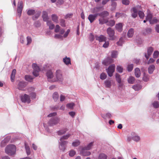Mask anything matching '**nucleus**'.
<instances>
[{"label": "nucleus", "instance_id": "obj_45", "mask_svg": "<svg viewBox=\"0 0 159 159\" xmlns=\"http://www.w3.org/2000/svg\"><path fill=\"white\" fill-rule=\"evenodd\" d=\"M153 107L155 108H158L159 107V102L157 101H154L152 104Z\"/></svg>", "mask_w": 159, "mask_h": 159}, {"label": "nucleus", "instance_id": "obj_43", "mask_svg": "<svg viewBox=\"0 0 159 159\" xmlns=\"http://www.w3.org/2000/svg\"><path fill=\"white\" fill-rule=\"evenodd\" d=\"M107 77V75L105 73L102 72L100 75V78L102 80L105 79Z\"/></svg>", "mask_w": 159, "mask_h": 159}, {"label": "nucleus", "instance_id": "obj_57", "mask_svg": "<svg viewBox=\"0 0 159 159\" xmlns=\"http://www.w3.org/2000/svg\"><path fill=\"white\" fill-rule=\"evenodd\" d=\"M123 43V39L122 38H120L119 41L117 42L116 44L118 45L121 46Z\"/></svg>", "mask_w": 159, "mask_h": 159}, {"label": "nucleus", "instance_id": "obj_51", "mask_svg": "<svg viewBox=\"0 0 159 159\" xmlns=\"http://www.w3.org/2000/svg\"><path fill=\"white\" fill-rule=\"evenodd\" d=\"M75 106V104L73 103H70L67 104L66 107L68 108L72 109Z\"/></svg>", "mask_w": 159, "mask_h": 159}, {"label": "nucleus", "instance_id": "obj_26", "mask_svg": "<svg viewBox=\"0 0 159 159\" xmlns=\"http://www.w3.org/2000/svg\"><path fill=\"white\" fill-rule=\"evenodd\" d=\"M134 73L136 77H139L141 75V72L139 69L138 68H135Z\"/></svg>", "mask_w": 159, "mask_h": 159}, {"label": "nucleus", "instance_id": "obj_10", "mask_svg": "<svg viewBox=\"0 0 159 159\" xmlns=\"http://www.w3.org/2000/svg\"><path fill=\"white\" fill-rule=\"evenodd\" d=\"M113 62V59L111 57H108L102 61V64L104 65L107 66Z\"/></svg>", "mask_w": 159, "mask_h": 159}, {"label": "nucleus", "instance_id": "obj_2", "mask_svg": "<svg viewBox=\"0 0 159 159\" xmlns=\"http://www.w3.org/2000/svg\"><path fill=\"white\" fill-rule=\"evenodd\" d=\"M107 32L109 38V40H113L116 39V37L115 35V32L114 30L109 27L107 29Z\"/></svg>", "mask_w": 159, "mask_h": 159}, {"label": "nucleus", "instance_id": "obj_22", "mask_svg": "<svg viewBox=\"0 0 159 159\" xmlns=\"http://www.w3.org/2000/svg\"><path fill=\"white\" fill-rule=\"evenodd\" d=\"M152 29L151 28L147 27L143 30L142 31V33L143 34L146 35L151 33Z\"/></svg>", "mask_w": 159, "mask_h": 159}, {"label": "nucleus", "instance_id": "obj_53", "mask_svg": "<svg viewBox=\"0 0 159 159\" xmlns=\"http://www.w3.org/2000/svg\"><path fill=\"white\" fill-rule=\"evenodd\" d=\"M59 148L60 150L63 152L64 151L66 148V146L61 144V143H59Z\"/></svg>", "mask_w": 159, "mask_h": 159}, {"label": "nucleus", "instance_id": "obj_18", "mask_svg": "<svg viewBox=\"0 0 159 159\" xmlns=\"http://www.w3.org/2000/svg\"><path fill=\"white\" fill-rule=\"evenodd\" d=\"M51 18L52 20L54 22L56 23H58V17L56 14H52L51 15Z\"/></svg>", "mask_w": 159, "mask_h": 159}, {"label": "nucleus", "instance_id": "obj_33", "mask_svg": "<svg viewBox=\"0 0 159 159\" xmlns=\"http://www.w3.org/2000/svg\"><path fill=\"white\" fill-rule=\"evenodd\" d=\"M118 54V52L116 51H113L111 52V57L113 58H116Z\"/></svg>", "mask_w": 159, "mask_h": 159}, {"label": "nucleus", "instance_id": "obj_19", "mask_svg": "<svg viewBox=\"0 0 159 159\" xmlns=\"http://www.w3.org/2000/svg\"><path fill=\"white\" fill-rule=\"evenodd\" d=\"M105 87L107 88H110L112 85L111 80H106L104 82Z\"/></svg>", "mask_w": 159, "mask_h": 159}, {"label": "nucleus", "instance_id": "obj_32", "mask_svg": "<svg viewBox=\"0 0 159 159\" xmlns=\"http://www.w3.org/2000/svg\"><path fill=\"white\" fill-rule=\"evenodd\" d=\"M149 80V75L144 73L143 74V80L145 82H147Z\"/></svg>", "mask_w": 159, "mask_h": 159}, {"label": "nucleus", "instance_id": "obj_25", "mask_svg": "<svg viewBox=\"0 0 159 159\" xmlns=\"http://www.w3.org/2000/svg\"><path fill=\"white\" fill-rule=\"evenodd\" d=\"M98 16H101V17H105L108 16L109 14L108 11H104L100 13H98Z\"/></svg>", "mask_w": 159, "mask_h": 159}, {"label": "nucleus", "instance_id": "obj_40", "mask_svg": "<svg viewBox=\"0 0 159 159\" xmlns=\"http://www.w3.org/2000/svg\"><path fill=\"white\" fill-rule=\"evenodd\" d=\"M67 130L66 129H64L60 130L57 132V134L59 135H62V134H65Z\"/></svg>", "mask_w": 159, "mask_h": 159}, {"label": "nucleus", "instance_id": "obj_61", "mask_svg": "<svg viewBox=\"0 0 159 159\" xmlns=\"http://www.w3.org/2000/svg\"><path fill=\"white\" fill-rule=\"evenodd\" d=\"M95 37L92 33H90L89 35V40L91 41H93L95 39Z\"/></svg>", "mask_w": 159, "mask_h": 159}, {"label": "nucleus", "instance_id": "obj_16", "mask_svg": "<svg viewBox=\"0 0 159 159\" xmlns=\"http://www.w3.org/2000/svg\"><path fill=\"white\" fill-rule=\"evenodd\" d=\"M42 17L44 21L47 22V21L49 20V17L48 15V12L46 11H43Z\"/></svg>", "mask_w": 159, "mask_h": 159}, {"label": "nucleus", "instance_id": "obj_59", "mask_svg": "<svg viewBox=\"0 0 159 159\" xmlns=\"http://www.w3.org/2000/svg\"><path fill=\"white\" fill-rule=\"evenodd\" d=\"M27 45H29L32 42V39L31 37L30 36H27Z\"/></svg>", "mask_w": 159, "mask_h": 159}, {"label": "nucleus", "instance_id": "obj_54", "mask_svg": "<svg viewBox=\"0 0 159 159\" xmlns=\"http://www.w3.org/2000/svg\"><path fill=\"white\" fill-rule=\"evenodd\" d=\"M40 12H38L33 16V19L34 20H36L40 16Z\"/></svg>", "mask_w": 159, "mask_h": 159}, {"label": "nucleus", "instance_id": "obj_60", "mask_svg": "<svg viewBox=\"0 0 159 159\" xmlns=\"http://www.w3.org/2000/svg\"><path fill=\"white\" fill-rule=\"evenodd\" d=\"M68 143V141H64L63 140H60V142H59V143H61V144H62L65 146H66V145Z\"/></svg>", "mask_w": 159, "mask_h": 159}, {"label": "nucleus", "instance_id": "obj_5", "mask_svg": "<svg viewBox=\"0 0 159 159\" xmlns=\"http://www.w3.org/2000/svg\"><path fill=\"white\" fill-rule=\"evenodd\" d=\"M115 66L113 64L110 65L108 68L106 69L107 73L110 77L113 75V73L115 70Z\"/></svg>", "mask_w": 159, "mask_h": 159}, {"label": "nucleus", "instance_id": "obj_42", "mask_svg": "<svg viewBox=\"0 0 159 159\" xmlns=\"http://www.w3.org/2000/svg\"><path fill=\"white\" fill-rule=\"evenodd\" d=\"M25 145L27 154L28 155H29L30 153V148L25 143Z\"/></svg>", "mask_w": 159, "mask_h": 159}, {"label": "nucleus", "instance_id": "obj_12", "mask_svg": "<svg viewBox=\"0 0 159 159\" xmlns=\"http://www.w3.org/2000/svg\"><path fill=\"white\" fill-rule=\"evenodd\" d=\"M153 51V49L152 47H149L147 50V54L146 53L145 54V57L147 59H148L149 56L152 54Z\"/></svg>", "mask_w": 159, "mask_h": 159}, {"label": "nucleus", "instance_id": "obj_11", "mask_svg": "<svg viewBox=\"0 0 159 159\" xmlns=\"http://www.w3.org/2000/svg\"><path fill=\"white\" fill-rule=\"evenodd\" d=\"M95 39L100 42L105 41L106 40V37L102 35H101L99 36H95Z\"/></svg>", "mask_w": 159, "mask_h": 159}, {"label": "nucleus", "instance_id": "obj_23", "mask_svg": "<svg viewBox=\"0 0 159 159\" xmlns=\"http://www.w3.org/2000/svg\"><path fill=\"white\" fill-rule=\"evenodd\" d=\"M155 66L154 65H150L148 68V72L149 74H152L153 73L155 69Z\"/></svg>", "mask_w": 159, "mask_h": 159}, {"label": "nucleus", "instance_id": "obj_64", "mask_svg": "<svg viewBox=\"0 0 159 159\" xmlns=\"http://www.w3.org/2000/svg\"><path fill=\"white\" fill-rule=\"evenodd\" d=\"M65 20L64 19H61L60 20V25H61L63 27L65 26Z\"/></svg>", "mask_w": 159, "mask_h": 159}, {"label": "nucleus", "instance_id": "obj_28", "mask_svg": "<svg viewBox=\"0 0 159 159\" xmlns=\"http://www.w3.org/2000/svg\"><path fill=\"white\" fill-rule=\"evenodd\" d=\"M107 20L105 18V17H101L99 19V23L100 24H103L107 22Z\"/></svg>", "mask_w": 159, "mask_h": 159}, {"label": "nucleus", "instance_id": "obj_24", "mask_svg": "<svg viewBox=\"0 0 159 159\" xmlns=\"http://www.w3.org/2000/svg\"><path fill=\"white\" fill-rule=\"evenodd\" d=\"M47 24L50 29L53 30L55 27V25L50 20L47 21Z\"/></svg>", "mask_w": 159, "mask_h": 159}, {"label": "nucleus", "instance_id": "obj_21", "mask_svg": "<svg viewBox=\"0 0 159 159\" xmlns=\"http://www.w3.org/2000/svg\"><path fill=\"white\" fill-rule=\"evenodd\" d=\"M63 61L67 65L71 64L70 59L69 57H66L63 58Z\"/></svg>", "mask_w": 159, "mask_h": 159}, {"label": "nucleus", "instance_id": "obj_35", "mask_svg": "<svg viewBox=\"0 0 159 159\" xmlns=\"http://www.w3.org/2000/svg\"><path fill=\"white\" fill-rule=\"evenodd\" d=\"M116 81L119 84H120L121 83V78L120 75L116 73Z\"/></svg>", "mask_w": 159, "mask_h": 159}, {"label": "nucleus", "instance_id": "obj_6", "mask_svg": "<svg viewBox=\"0 0 159 159\" xmlns=\"http://www.w3.org/2000/svg\"><path fill=\"white\" fill-rule=\"evenodd\" d=\"M27 85L26 82L24 81H20L17 84V89L21 90H25V88Z\"/></svg>", "mask_w": 159, "mask_h": 159}, {"label": "nucleus", "instance_id": "obj_56", "mask_svg": "<svg viewBox=\"0 0 159 159\" xmlns=\"http://www.w3.org/2000/svg\"><path fill=\"white\" fill-rule=\"evenodd\" d=\"M132 88L135 91H138L140 89V86L139 85H134Z\"/></svg>", "mask_w": 159, "mask_h": 159}, {"label": "nucleus", "instance_id": "obj_29", "mask_svg": "<svg viewBox=\"0 0 159 159\" xmlns=\"http://www.w3.org/2000/svg\"><path fill=\"white\" fill-rule=\"evenodd\" d=\"M134 30L132 28L130 29L127 33V36L129 38H131L132 37L134 34Z\"/></svg>", "mask_w": 159, "mask_h": 159}, {"label": "nucleus", "instance_id": "obj_58", "mask_svg": "<svg viewBox=\"0 0 159 159\" xmlns=\"http://www.w3.org/2000/svg\"><path fill=\"white\" fill-rule=\"evenodd\" d=\"M133 68V65L131 64L128 65L127 66V70L128 71H131Z\"/></svg>", "mask_w": 159, "mask_h": 159}, {"label": "nucleus", "instance_id": "obj_27", "mask_svg": "<svg viewBox=\"0 0 159 159\" xmlns=\"http://www.w3.org/2000/svg\"><path fill=\"white\" fill-rule=\"evenodd\" d=\"M16 73V70L15 69H13L12 70V71L11 75V79L12 82H13L14 81Z\"/></svg>", "mask_w": 159, "mask_h": 159}, {"label": "nucleus", "instance_id": "obj_50", "mask_svg": "<svg viewBox=\"0 0 159 159\" xmlns=\"http://www.w3.org/2000/svg\"><path fill=\"white\" fill-rule=\"evenodd\" d=\"M139 17L141 19H143L144 16V13L140 10L139 11L138 14Z\"/></svg>", "mask_w": 159, "mask_h": 159}, {"label": "nucleus", "instance_id": "obj_8", "mask_svg": "<svg viewBox=\"0 0 159 159\" xmlns=\"http://www.w3.org/2000/svg\"><path fill=\"white\" fill-rule=\"evenodd\" d=\"M23 2L22 1H19L18 3L17 13L18 16L20 17L21 16L23 9Z\"/></svg>", "mask_w": 159, "mask_h": 159}, {"label": "nucleus", "instance_id": "obj_41", "mask_svg": "<svg viewBox=\"0 0 159 159\" xmlns=\"http://www.w3.org/2000/svg\"><path fill=\"white\" fill-rule=\"evenodd\" d=\"M107 156L104 153H102L99 154L98 159H107Z\"/></svg>", "mask_w": 159, "mask_h": 159}, {"label": "nucleus", "instance_id": "obj_15", "mask_svg": "<svg viewBox=\"0 0 159 159\" xmlns=\"http://www.w3.org/2000/svg\"><path fill=\"white\" fill-rule=\"evenodd\" d=\"M46 76L47 77L48 81H49L52 82V80L51 79L53 76L52 71L50 70L48 71L46 73Z\"/></svg>", "mask_w": 159, "mask_h": 159}, {"label": "nucleus", "instance_id": "obj_31", "mask_svg": "<svg viewBox=\"0 0 159 159\" xmlns=\"http://www.w3.org/2000/svg\"><path fill=\"white\" fill-rule=\"evenodd\" d=\"M27 14L29 16H31L33 15L35 12V10L32 9H29L27 10Z\"/></svg>", "mask_w": 159, "mask_h": 159}, {"label": "nucleus", "instance_id": "obj_63", "mask_svg": "<svg viewBox=\"0 0 159 159\" xmlns=\"http://www.w3.org/2000/svg\"><path fill=\"white\" fill-rule=\"evenodd\" d=\"M159 52L158 51H156L154 52L153 54V57L154 58H157L159 55Z\"/></svg>", "mask_w": 159, "mask_h": 159}, {"label": "nucleus", "instance_id": "obj_39", "mask_svg": "<svg viewBox=\"0 0 159 159\" xmlns=\"http://www.w3.org/2000/svg\"><path fill=\"white\" fill-rule=\"evenodd\" d=\"M53 98L55 101H57L58 99L59 95L57 92H55L53 94Z\"/></svg>", "mask_w": 159, "mask_h": 159}, {"label": "nucleus", "instance_id": "obj_20", "mask_svg": "<svg viewBox=\"0 0 159 159\" xmlns=\"http://www.w3.org/2000/svg\"><path fill=\"white\" fill-rule=\"evenodd\" d=\"M123 25L122 23H119L116 24V29L119 32H121L122 30Z\"/></svg>", "mask_w": 159, "mask_h": 159}, {"label": "nucleus", "instance_id": "obj_7", "mask_svg": "<svg viewBox=\"0 0 159 159\" xmlns=\"http://www.w3.org/2000/svg\"><path fill=\"white\" fill-rule=\"evenodd\" d=\"M32 68L33 69V74L35 77L38 76L39 75V72L40 71V69L39 66L36 64H33L32 65Z\"/></svg>", "mask_w": 159, "mask_h": 159}, {"label": "nucleus", "instance_id": "obj_14", "mask_svg": "<svg viewBox=\"0 0 159 159\" xmlns=\"http://www.w3.org/2000/svg\"><path fill=\"white\" fill-rule=\"evenodd\" d=\"M56 77L58 80L62 81L63 77L60 70H58L56 72Z\"/></svg>", "mask_w": 159, "mask_h": 159}, {"label": "nucleus", "instance_id": "obj_47", "mask_svg": "<svg viewBox=\"0 0 159 159\" xmlns=\"http://www.w3.org/2000/svg\"><path fill=\"white\" fill-rule=\"evenodd\" d=\"M76 154V152L73 150H71L69 152V156L70 157H73Z\"/></svg>", "mask_w": 159, "mask_h": 159}, {"label": "nucleus", "instance_id": "obj_48", "mask_svg": "<svg viewBox=\"0 0 159 159\" xmlns=\"http://www.w3.org/2000/svg\"><path fill=\"white\" fill-rule=\"evenodd\" d=\"M152 15L150 13H149L147 15V16L146 17V20H149V22H150V21L152 20Z\"/></svg>", "mask_w": 159, "mask_h": 159}, {"label": "nucleus", "instance_id": "obj_17", "mask_svg": "<svg viewBox=\"0 0 159 159\" xmlns=\"http://www.w3.org/2000/svg\"><path fill=\"white\" fill-rule=\"evenodd\" d=\"M131 135L133 136V140L136 142H138L140 139V137L137 135L135 133L132 132L131 133Z\"/></svg>", "mask_w": 159, "mask_h": 159}, {"label": "nucleus", "instance_id": "obj_36", "mask_svg": "<svg viewBox=\"0 0 159 159\" xmlns=\"http://www.w3.org/2000/svg\"><path fill=\"white\" fill-rule=\"evenodd\" d=\"M93 143L91 142L89 143L87 146L83 148V150H90L91 147L93 145Z\"/></svg>", "mask_w": 159, "mask_h": 159}, {"label": "nucleus", "instance_id": "obj_38", "mask_svg": "<svg viewBox=\"0 0 159 159\" xmlns=\"http://www.w3.org/2000/svg\"><path fill=\"white\" fill-rule=\"evenodd\" d=\"M71 134H67L66 135H64L61 137L60 140H66L70 136Z\"/></svg>", "mask_w": 159, "mask_h": 159}, {"label": "nucleus", "instance_id": "obj_44", "mask_svg": "<svg viewBox=\"0 0 159 159\" xmlns=\"http://www.w3.org/2000/svg\"><path fill=\"white\" fill-rule=\"evenodd\" d=\"M25 79L27 81L31 82L33 78L30 75H26L25 76Z\"/></svg>", "mask_w": 159, "mask_h": 159}, {"label": "nucleus", "instance_id": "obj_4", "mask_svg": "<svg viewBox=\"0 0 159 159\" xmlns=\"http://www.w3.org/2000/svg\"><path fill=\"white\" fill-rule=\"evenodd\" d=\"M60 119L57 117H54L51 118L48 122V125L50 126H53L60 123Z\"/></svg>", "mask_w": 159, "mask_h": 159}, {"label": "nucleus", "instance_id": "obj_30", "mask_svg": "<svg viewBox=\"0 0 159 159\" xmlns=\"http://www.w3.org/2000/svg\"><path fill=\"white\" fill-rule=\"evenodd\" d=\"M85 150H83V148L82 151L81 152V154L84 156H88L91 154V152L89 151H85Z\"/></svg>", "mask_w": 159, "mask_h": 159}, {"label": "nucleus", "instance_id": "obj_49", "mask_svg": "<svg viewBox=\"0 0 159 159\" xmlns=\"http://www.w3.org/2000/svg\"><path fill=\"white\" fill-rule=\"evenodd\" d=\"M54 38L56 39L62 40L63 39V36L60 34H56L54 36Z\"/></svg>", "mask_w": 159, "mask_h": 159}, {"label": "nucleus", "instance_id": "obj_9", "mask_svg": "<svg viewBox=\"0 0 159 159\" xmlns=\"http://www.w3.org/2000/svg\"><path fill=\"white\" fill-rule=\"evenodd\" d=\"M20 99L21 101L23 102L29 103L31 101L29 96L26 94L21 96Z\"/></svg>", "mask_w": 159, "mask_h": 159}, {"label": "nucleus", "instance_id": "obj_3", "mask_svg": "<svg viewBox=\"0 0 159 159\" xmlns=\"http://www.w3.org/2000/svg\"><path fill=\"white\" fill-rule=\"evenodd\" d=\"M141 6L137 5L133 7L131 10V16L133 18H135L138 15L139 11L140 10Z\"/></svg>", "mask_w": 159, "mask_h": 159}, {"label": "nucleus", "instance_id": "obj_1", "mask_svg": "<svg viewBox=\"0 0 159 159\" xmlns=\"http://www.w3.org/2000/svg\"><path fill=\"white\" fill-rule=\"evenodd\" d=\"M16 148L15 146L13 144H10L5 148V152L10 156H12L16 154Z\"/></svg>", "mask_w": 159, "mask_h": 159}, {"label": "nucleus", "instance_id": "obj_46", "mask_svg": "<svg viewBox=\"0 0 159 159\" xmlns=\"http://www.w3.org/2000/svg\"><path fill=\"white\" fill-rule=\"evenodd\" d=\"M80 144V142L79 140H77L73 142L72 143V145L75 147L79 145Z\"/></svg>", "mask_w": 159, "mask_h": 159}, {"label": "nucleus", "instance_id": "obj_55", "mask_svg": "<svg viewBox=\"0 0 159 159\" xmlns=\"http://www.w3.org/2000/svg\"><path fill=\"white\" fill-rule=\"evenodd\" d=\"M30 95L32 99L35 98L36 96V93L34 92H32L30 93Z\"/></svg>", "mask_w": 159, "mask_h": 159}, {"label": "nucleus", "instance_id": "obj_34", "mask_svg": "<svg viewBox=\"0 0 159 159\" xmlns=\"http://www.w3.org/2000/svg\"><path fill=\"white\" fill-rule=\"evenodd\" d=\"M106 23L107 25L112 26L115 25V21L114 20H111L109 21H107V20Z\"/></svg>", "mask_w": 159, "mask_h": 159}, {"label": "nucleus", "instance_id": "obj_52", "mask_svg": "<svg viewBox=\"0 0 159 159\" xmlns=\"http://www.w3.org/2000/svg\"><path fill=\"white\" fill-rule=\"evenodd\" d=\"M116 70L118 72L122 73L123 71V68L121 66H117L116 67Z\"/></svg>", "mask_w": 159, "mask_h": 159}, {"label": "nucleus", "instance_id": "obj_37", "mask_svg": "<svg viewBox=\"0 0 159 159\" xmlns=\"http://www.w3.org/2000/svg\"><path fill=\"white\" fill-rule=\"evenodd\" d=\"M135 81L134 78L133 76H130L128 79V83L130 84H133L134 83Z\"/></svg>", "mask_w": 159, "mask_h": 159}, {"label": "nucleus", "instance_id": "obj_13", "mask_svg": "<svg viewBox=\"0 0 159 159\" xmlns=\"http://www.w3.org/2000/svg\"><path fill=\"white\" fill-rule=\"evenodd\" d=\"M98 16V14H90L88 17V19L89 20L91 23H92L96 19V18Z\"/></svg>", "mask_w": 159, "mask_h": 159}, {"label": "nucleus", "instance_id": "obj_62", "mask_svg": "<svg viewBox=\"0 0 159 159\" xmlns=\"http://www.w3.org/2000/svg\"><path fill=\"white\" fill-rule=\"evenodd\" d=\"M105 42V43L103 45V47L105 48H106L108 47L109 45V42L108 41Z\"/></svg>", "mask_w": 159, "mask_h": 159}]
</instances>
